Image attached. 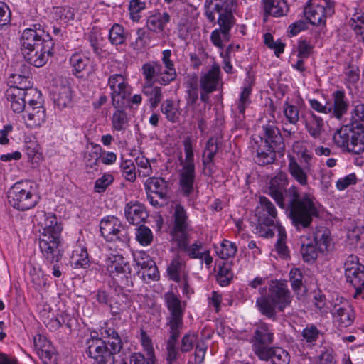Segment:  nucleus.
I'll use <instances>...</instances> for the list:
<instances>
[{"instance_id": "3", "label": "nucleus", "mask_w": 364, "mask_h": 364, "mask_svg": "<svg viewBox=\"0 0 364 364\" xmlns=\"http://www.w3.org/2000/svg\"><path fill=\"white\" fill-rule=\"evenodd\" d=\"M191 230L186 210L181 204H177L174 208L173 223L170 230L171 240L176 242L178 247L187 253L191 258L203 259V252H200L201 242H195L189 245Z\"/></svg>"}, {"instance_id": "45", "label": "nucleus", "mask_w": 364, "mask_h": 364, "mask_svg": "<svg viewBox=\"0 0 364 364\" xmlns=\"http://www.w3.org/2000/svg\"><path fill=\"white\" fill-rule=\"evenodd\" d=\"M347 125L364 129V104L359 103L354 106L351 112L350 122Z\"/></svg>"}, {"instance_id": "20", "label": "nucleus", "mask_w": 364, "mask_h": 364, "mask_svg": "<svg viewBox=\"0 0 364 364\" xmlns=\"http://www.w3.org/2000/svg\"><path fill=\"white\" fill-rule=\"evenodd\" d=\"M264 131V139L260 138V143L269 146L272 149H276L278 153H283L285 145L279 129L274 124L269 122L262 127Z\"/></svg>"}, {"instance_id": "29", "label": "nucleus", "mask_w": 364, "mask_h": 364, "mask_svg": "<svg viewBox=\"0 0 364 364\" xmlns=\"http://www.w3.org/2000/svg\"><path fill=\"white\" fill-rule=\"evenodd\" d=\"M334 322L341 327L350 326L355 318V313L350 305L340 306L333 314Z\"/></svg>"}, {"instance_id": "5", "label": "nucleus", "mask_w": 364, "mask_h": 364, "mask_svg": "<svg viewBox=\"0 0 364 364\" xmlns=\"http://www.w3.org/2000/svg\"><path fill=\"white\" fill-rule=\"evenodd\" d=\"M164 299L165 306L168 311L167 326L169 328V340L168 341H176L183 326V315L186 302L181 301L173 291L164 294Z\"/></svg>"}, {"instance_id": "32", "label": "nucleus", "mask_w": 364, "mask_h": 364, "mask_svg": "<svg viewBox=\"0 0 364 364\" xmlns=\"http://www.w3.org/2000/svg\"><path fill=\"white\" fill-rule=\"evenodd\" d=\"M333 104L332 111L330 112L333 117L340 119L346 114L348 109V102L346 100L345 93L341 90H337L333 94Z\"/></svg>"}, {"instance_id": "44", "label": "nucleus", "mask_w": 364, "mask_h": 364, "mask_svg": "<svg viewBox=\"0 0 364 364\" xmlns=\"http://www.w3.org/2000/svg\"><path fill=\"white\" fill-rule=\"evenodd\" d=\"M311 142L308 141H296L294 144V150L299 155L306 164H309L313 159Z\"/></svg>"}, {"instance_id": "12", "label": "nucleus", "mask_w": 364, "mask_h": 364, "mask_svg": "<svg viewBox=\"0 0 364 364\" xmlns=\"http://www.w3.org/2000/svg\"><path fill=\"white\" fill-rule=\"evenodd\" d=\"M335 4L331 0H309L304 9L306 18L313 25H325L326 18L335 11Z\"/></svg>"}, {"instance_id": "27", "label": "nucleus", "mask_w": 364, "mask_h": 364, "mask_svg": "<svg viewBox=\"0 0 364 364\" xmlns=\"http://www.w3.org/2000/svg\"><path fill=\"white\" fill-rule=\"evenodd\" d=\"M167 273L170 279L177 283H180L184 274H188L186 272V262L178 254L171 259L167 267Z\"/></svg>"}, {"instance_id": "30", "label": "nucleus", "mask_w": 364, "mask_h": 364, "mask_svg": "<svg viewBox=\"0 0 364 364\" xmlns=\"http://www.w3.org/2000/svg\"><path fill=\"white\" fill-rule=\"evenodd\" d=\"M313 232L318 251L321 252L328 251L332 247L330 231L324 227H319Z\"/></svg>"}, {"instance_id": "35", "label": "nucleus", "mask_w": 364, "mask_h": 364, "mask_svg": "<svg viewBox=\"0 0 364 364\" xmlns=\"http://www.w3.org/2000/svg\"><path fill=\"white\" fill-rule=\"evenodd\" d=\"M219 74L220 68L213 65L200 79L202 90H207L208 92H213L216 89L219 80Z\"/></svg>"}, {"instance_id": "9", "label": "nucleus", "mask_w": 364, "mask_h": 364, "mask_svg": "<svg viewBox=\"0 0 364 364\" xmlns=\"http://www.w3.org/2000/svg\"><path fill=\"white\" fill-rule=\"evenodd\" d=\"M100 229L101 235L107 242H114L120 248L128 245V230L116 217L107 216L103 218L100 221Z\"/></svg>"}, {"instance_id": "28", "label": "nucleus", "mask_w": 364, "mask_h": 364, "mask_svg": "<svg viewBox=\"0 0 364 364\" xmlns=\"http://www.w3.org/2000/svg\"><path fill=\"white\" fill-rule=\"evenodd\" d=\"M70 264L74 269H87L90 261L87 248L80 245L74 247L70 256Z\"/></svg>"}, {"instance_id": "49", "label": "nucleus", "mask_w": 364, "mask_h": 364, "mask_svg": "<svg viewBox=\"0 0 364 364\" xmlns=\"http://www.w3.org/2000/svg\"><path fill=\"white\" fill-rule=\"evenodd\" d=\"M70 62L76 73H81L90 64V59L82 54L75 53L70 57Z\"/></svg>"}, {"instance_id": "31", "label": "nucleus", "mask_w": 364, "mask_h": 364, "mask_svg": "<svg viewBox=\"0 0 364 364\" xmlns=\"http://www.w3.org/2000/svg\"><path fill=\"white\" fill-rule=\"evenodd\" d=\"M36 353L45 364H56L57 355L50 343H34Z\"/></svg>"}, {"instance_id": "19", "label": "nucleus", "mask_w": 364, "mask_h": 364, "mask_svg": "<svg viewBox=\"0 0 364 364\" xmlns=\"http://www.w3.org/2000/svg\"><path fill=\"white\" fill-rule=\"evenodd\" d=\"M53 40L48 33H46L43 29L34 26V28H26L22 33L20 42H21V50H25L27 49H33L36 48L37 44L43 45L44 41Z\"/></svg>"}, {"instance_id": "48", "label": "nucleus", "mask_w": 364, "mask_h": 364, "mask_svg": "<svg viewBox=\"0 0 364 364\" xmlns=\"http://www.w3.org/2000/svg\"><path fill=\"white\" fill-rule=\"evenodd\" d=\"M264 43L270 49L273 50L277 57L284 53L285 44L280 40L274 41L272 35L267 33L264 35Z\"/></svg>"}, {"instance_id": "15", "label": "nucleus", "mask_w": 364, "mask_h": 364, "mask_svg": "<svg viewBox=\"0 0 364 364\" xmlns=\"http://www.w3.org/2000/svg\"><path fill=\"white\" fill-rule=\"evenodd\" d=\"M29 96L41 98V92L36 88L29 87V85L24 87H11L6 92L11 109L16 113H21L25 109L26 97Z\"/></svg>"}, {"instance_id": "13", "label": "nucleus", "mask_w": 364, "mask_h": 364, "mask_svg": "<svg viewBox=\"0 0 364 364\" xmlns=\"http://www.w3.org/2000/svg\"><path fill=\"white\" fill-rule=\"evenodd\" d=\"M105 265L111 276L117 277L121 280L123 287L133 285L132 269L122 255L110 254L105 259Z\"/></svg>"}, {"instance_id": "6", "label": "nucleus", "mask_w": 364, "mask_h": 364, "mask_svg": "<svg viewBox=\"0 0 364 364\" xmlns=\"http://www.w3.org/2000/svg\"><path fill=\"white\" fill-rule=\"evenodd\" d=\"M257 220V229L261 236L272 237L274 230L281 226L278 223L277 210L272 202L265 196H260L255 209Z\"/></svg>"}, {"instance_id": "25", "label": "nucleus", "mask_w": 364, "mask_h": 364, "mask_svg": "<svg viewBox=\"0 0 364 364\" xmlns=\"http://www.w3.org/2000/svg\"><path fill=\"white\" fill-rule=\"evenodd\" d=\"M195 178V168L182 167L179 173V186L184 196L188 197L193 193Z\"/></svg>"}, {"instance_id": "26", "label": "nucleus", "mask_w": 364, "mask_h": 364, "mask_svg": "<svg viewBox=\"0 0 364 364\" xmlns=\"http://www.w3.org/2000/svg\"><path fill=\"white\" fill-rule=\"evenodd\" d=\"M255 144H257V147L252 146V149H255L256 151V155L254 157L255 163L259 166L272 164L276 158L275 153L277 152L276 149H272V147L265 146L262 143L257 144V141Z\"/></svg>"}, {"instance_id": "63", "label": "nucleus", "mask_w": 364, "mask_h": 364, "mask_svg": "<svg viewBox=\"0 0 364 364\" xmlns=\"http://www.w3.org/2000/svg\"><path fill=\"white\" fill-rule=\"evenodd\" d=\"M284 114L290 124H296L299 119V109L296 106L286 102L284 105Z\"/></svg>"}, {"instance_id": "38", "label": "nucleus", "mask_w": 364, "mask_h": 364, "mask_svg": "<svg viewBox=\"0 0 364 364\" xmlns=\"http://www.w3.org/2000/svg\"><path fill=\"white\" fill-rule=\"evenodd\" d=\"M143 348L146 352V358L141 353H135L130 358L129 364H154L155 357L152 343H142Z\"/></svg>"}, {"instance_id": "34", "label": "nucleus", "mask_w": 364, "mask_h": 364, "mask_svg": "<svg viewBox=\"0 0 364 364\" xmlns=\"http://www.w3.org/2000/svg\"><path fill=\"white\" fill-rule=\"evenodd\" d=\"M252 92V88L250 86H247L243 88L240 93V98L237 102V107L235 110L236 120L238 123H242L245 117V112L246 107L250 104V96Z\"/></svg>"}, {"instance_id": "40", "label": "nucleus", "mask_w": 364, "mask_h": 364, "mask_svg": "<svg viewBox=\"0 0 364 364\" xmlns=\"http://www.w3.org/2000/svg\"><path fill=\"white\" fill-rule=\"evenodd\" d=\"M305 127L313 138H319L323 129V119L314 114H312L306 119Z\"/></svg>"}, {"instance_id": "7", "label": "nucleus", "mask_w": 364, "mask_h": 364, "mask_svg": "<svg viewBox=\"0 0 364 364\" xmlns=\"http://www.w3.org/2000/svg\"><path fill=\"white\" fill-rule=\"evenodd\" d=\"M335 144L343 151L352 154L364 151V129L344 125L337 129L333 136Z\"/></svg>"}, {"instance_id": "59", "label": "nucleus", "mask_w": 364, "mask_h": 364, "mask_svg": "<svg viewBox=\"0 0 364 364\" xmlns=\"http://www.w3.org/2000/svg\"><path fill=\"white\" fill-rule=\"evenodd\" d=\"M176 77V70H168L161 65L160 71L158 73L156 81L161 85H168Z\"/></svg>"}, {"instance_id": "43", "label": "nucleus", "mask_w": 364, "mask_h": 364, "mask_svg": "<svg viewBox=\"0 0 364 364\" xmlns=\"http://www.w3.org/2000/svg\"><path fill=\"white\" fill-rule=\"evenodd\" d=\"M161 111L166 119L172 123L177 122L180 117V111L174 105L173 100L167 99L161 105Z\"/></svg>"}, {"instance_id": "8", "label": "nucleus", "mask_w": 364, "mask_h": 364, "mask_svg": "<svg viewBox=\"0 0 364 364\" xmlns=\"http://www.w3.org/2000/svg\"><path fill=\"white\" fill-rule=\"evenodd\" d=\"M9 204L15 209L25 211L33 208L37 202V196L33 193L28 182L16 183L8 191Z\"/></svg>"}, {"instance_id": "56", "label": "nucleus", "mask_w": 364, "mask_h": 364, "mask_svg": "<svg viewBox=\"0 0 364 364\" xmlns=\"http://www.w3.org/2000/svg\"><path fill=\"white\" fill-rule=\"evenodd\" d=\"M137 241L144 246L150 245L153 240L151 230L145 225H140L136 234Z\"/></svg>"}, {"instance_id": "53", "label": "nucleus", "mask_w": 364, "mask_h": 364, "mask_svg": "<svg viewBox=\"0 0 364 364\" xmlns=\"http://www.w3.org/2000/svg\"><path fill=\"white\" fill-rule=\"evenodd\" d=\"M146 9V3L141 0H131L129 4L130 18L138 22L141 18L140 12Z\"/></svg>"}, {"instance_id": "1", "label": "nucleus", "mask_w": 364, "mask_h": 364, "mask_svg": "<svg viewBox=\"0 0 364 364\" xmlns=\"http://www.w3.org/2000/svg\"><path fill=\"white\" fill-rule=\"evenodd\" d=\"M287 175L283 172L278 173L269 182L268 194L279 208L289 212L292 224L297 230L308 228L313 218L318 216L313 198L309 194L301 196L296 186L287 189Z\"/></svg>"}, {"instance_id": "22", "label": "nucleus", "mask_w": 364, "mask_h": 364, "mask_svg": "<svg viewBox=\"0 0 364 364\" xmlns=\"http://www.w3.org/2000/svg\"><path fill=\"white\" fill-rule=\"evenodd\" d=\"M171 17L167 11L157 12L151 15L146 21L147 29L155 33H163Z\"/></svg>"}, {"instance_id": "62", "label": "nucleus", "mask_w": 364, "mask_h": 364, "mask_svg": "<svg viewBox=\"0 0 364 364\" xmlns=\"http://www.w3.org/2000/svg\"><path fill=\"white\" fill-rule=\"evenodd\" d=\"M303 275L301 270L299 268H294L289 272V279L291 286L294 291L300 290L303 285L302 282Z\"/></svg>"}, {"instance_id": "33", "label": "nucleus", "mask_w": 364, "mask_h": 364, "mask_svg": "<svg viewBox=\"0 0 364 364\" xmlns=\"http://www.w3.org/2000/svg\"><path fill=\"white\" fill-rule=\"evenodd\" d=\"M266 14L274 17L284 16L288 11V6L284 0H262Z\"/></svg>"}, {"instance_id": "21", "label": "nucleus", "mask_w": 364, "mask_h": 364, "mask_svg": "<svg viewBox=\"0 0 364 364\" xmlns=\"http://www.w3.org/2000/svg\"><path fill=\"white\" fill-rule=\"evenodd\" d=\"M46 109L41 104L35 107H27L26 114L23 115L26 127L31 129L41 127L46 121Z\"/></svg>"}, {"instance_id": "46", "label": "nucleus", "mask_w": 364, "mask_h": 364, "mask_svg": "<svg viewBox=\"0 0 364 364\" xmlns=\"http://www.w3.org/2000/svg\"><path fill=\"white\" fill-rule=\"evenodd\" d=\"M185 160L182 161V167L195 168L194 154L193 150L192 140L190 136L184 139L183 141Z\"/></svg>"}, {"instance_id": "61", "label": "nucleus", "mask_w": 364, "mask_h": 364, "mask_svg": "<svg viewBox=\"0 0 364 364\" xmlns=\"http://www.w3.org/2000/svg\"><path fill=\"white\" fill-rule=\"evenodd\" d=\"M109 38L112 44H122L124 41L123 27L119 24H114L109 30Z\"/></svg>"}, {"instance_id": "58", "label": "nucleus", "mask_w": 364, "mask_h": 364, "mask_svg": "<svg viewBox=\"0 0 364 364\" xmlns=\"http://www.w3.org/2000/svg\"><path fill=\"white\" fill-rule=\"evenodd\" d=\"M275 230L278 232V240L276 243V250L280 255L286 257L288 255V249L285 243L287 239L285 230L282 226H278Z\"/></svg>"}, {"instance_id": "60", "label": "nucleus", "mask_w": 364, "mask_h": 364, "mask_svg": "<svg viewBox=\"0 0 364 364\" xmlns=\"http://www.w3.org/2000/svg\"><path fill=\"white\" fill-rule=\"evenodd\" d=\"M120 168L126 180L131 182H134L136 180L135 166L131 160L123 161Z\"/></svg>"}, {"instance_id": "11", "label": "nucleus", "mask_w": 364, "mask_h": 364, "mask_svg": "<svg viewBox=\"0 0 364 364\" xmlns=\"http://www.w3.org/2000/svg\"><path fill=\"white\" fill-rule=\"evenodd\" d=\"M223 4H216L214 11L219 14L218 23L220 28L213 31L210 40L213 44L219 48H223V41H228L230 38V31L235 24V18L230 10L228 8L223 12Z\"/></svg>"}, {"instance_id": "17", "label": "nucleus", "mask_w": 364, "mask_h": 364, "mask_svg": "<svg viewBox=\"0 0 364 364\" xmlns=\"http://www.w3.org/2000/svg\"><path fill=\"white\" fill-rule=\"evenodd\" d=\"M122 343H93L88 353L97 364H113V355L119 352Z\"/></svg>"}, {"instance_id": "47", "label": "nucleus", "mask_w": 364, "mask_h": 364, "mask_svg": "<svg viewBox=\"0 0 364 364\" xmlns=\"http://www.w3.org/2000/svg\"><path fill=\"white\" fill-rule=\"evenodd\" d=\"M275 348L269 346L267 343H254L253 350L260 360L271 359Z\"/></svg>"}, {"instance_id": "41", "label": "nucleus", "mask_w": 364, "mask_h": 364, "mask_svg": "<svg viewBox=\"0 0 364 364\" xmlns=\"http://www.w3.org/2000/svg\"><path fill=\"white\" fill-rule=\"evenodd\" d=\"M288 171L290 175L301 186L308 184V177L304 169L296 162L294 157H291L289 164Z\"/></svg>"}, {"instance_id": "57", "label": "nucleus", "mask_w": 364, "mask_h": 364, "mask_svg": "<svg viewBox=\"0 0 364 364\" xmlns=\"http://www.w3.org/2000/svg\"><path fill=\"white\" fill-rule=\"evenodd\" d=\"M144 93L149 95L151 107L156 108L162 99L161 89L159 87H148L144 89Z\"/></svg>"}, {"instance_id": "23", "label": "nucleus", "mask_w": 364, "mask_h": 364, "mask_svg": "<svg viewBox=\"0 0 364 364\" xmlns=\"http://www.w3.org/2000/svg\"><path fill=\"white\" fill-rule=\"evenodd\" d=\"M124 214L130 224L139 225L147 218L148 213L144 205L139 203H128L124 208Z\"/></svg>"}, {"instance_id": "37", "label": "nucleus", "mask_w": 364, "mask_h": 364, "mask_svg": "<svg viewBox=\"0 0 364 364\" xmlns=\"http://www.w3.org/2000/svg\"><path fill=\"white\" fill-rule=\"evenodd\" d=\"M347 239L353 247H363L364 225L363 224H352L347 232Z\"/></svg>"}, {"instance_id": "24", "label": "nucleus", "mask_w": 364, "mask_h": 364, "mask_svg": "<svg viewBox=\"0 0 364 364\" xmlns=\"http://www.w3.org/2000/svg\"><path fill=\"white\" fill-rule=\"evenodd\" d=\"M55 106L60 110L69 107L72 104V90L69 85H62L55 87L53 93Z\"/></svg>"}, {"instance_id": "18", "label": "nucleus", "mask_w": 364, "mask_h": 364, "mask_svg": "<svg viewBox=\"0 0 364 364\" xmlns=\"http://www.w3.org/2000/svg\"><path fill=\"white\" fill-rule=\"evenodd\" d=\"M54 43L53 40L44 41L43 45L37 44L33 49H27L21 51L25 60L35 67L40 68L44 65L49 56L53 54Z\"/></svg>"}, {"instance_id": "39", "label": "nucleus", "mask_w": 364, "mask_h": 364, "mask_svg": "<svg viewBox=\"0 0 364 364\" xmlns=\"http://www.w3.org/2000/svg\"><path fill=\"white\" fill-rule=\"evenodd\" d=\"M92 149L87 151L85 154V165L88 172L92 173L98 170V161L100 159V152L101 146L96 144H91Z\"/></svg>"}, {"instance_id": "52", "label": "nucleus", "mask_w": 364, "mask_h": 364, "mask_svg": "<svg viewBox=\"0 0 364 364\" xmlns=\"http://www.w3.org/2000/svg\"><path fill=\"white\" fill-rule=\"evenodd\" d=\"M53 14L56 20H60L63 23H68L73 20L75 16L73 9L68 6L54 8Z\"/></svg>"}, {"instance_id": "42", "label": "nucleus", "mask_w": 364, "mask_h": 364, "mask_svg": "<svg viewBox=\"0 0 364 364\" xmlns=\"http://www.w3.org/2000/svg\"><path fill=\"white\" fill-rule=\"evenodd\" d=\"M123 108H116L112 117V125L114 130L124 132L129 127V118Z\"/></svg>"}, {"instance_id": "16", "label": "nucleus", "mask_w": 364, "mask_h": 364, "mask_svg": "<svg viewBox=\"0 0 364 364\" xmlns=\"http://www.w3.org/2000/svg\"><path fill=\"white\" fill-rule=\"evenodd\" d=\"M147 199L155 208L161 207L168 199L167 182L162 178H149L145 182Z\"/></svg>"}, {"instance_id": "51", "label": "nucleus", "mask_w": 364, "mask_h": 364, "mask_svg": "<svg viewBox=\"0 0 364 364\" xmlns=\"http://www.w3.org/2000/svg\"><path fill=\"white\" fill-rule=\"evenodd\" d=\"M233 277V274L231 271L230 265L228 263H224L218 270L217 274V281L220 286L225 287L228 285Z\"/></svg>"}, {"instance_id": "14", "label": "nucleus", "mask_w": 364, "mask_h": 364, "mask_svg": "<svg viewBox=\"0 0 364 364\" xmlns=\"http://www.w3.org/2000/svg\"><path fill=\"white\" fill-rule=\"evenodd\" d=\"M111 90L112 103L114 108H124L126 100L131 95V89L122 75L114 74L108 79Z\"/></svg>"}, {"instance_id": "10", "label": "nucleus", "mask_w": 364, "mask_h": 364, "mask_svg": "<svg viewBox=\"0 0 364 364\" xmlns=\"http://www.w3.org/2000/svg\"><path fill=\"white\" fill-rule=\"evenodd\" d=\"M345 276L347 282L355 289L354 299H364V265L359 262L356 255H348L344 262Z\"/></svg>"}, {"instance_id": "50", "label": "nucleus", "mask_w": 364, "mask_h": 364, "mask_svg": "<svg viewBox=\"0 0 364 364\" xmlns=\"http://www.w3.org/2000/svg\"><path fill=\"white\" fill-rule=\"evenodd\" d=\"M142 72L147 82H151L156 77L161 69V64L157 62L146 63L142 65Z\"/></svg>"}, {"instance_id": "36", "label": "nucleus", "mask_w": 364, "mask_h": 364, "mask_svg": "<svg viewBox=\"0 0 364 364\" xmlns=\"http://www.w3.org/2000/svg\"><path fill=\"white\" fill-rule=\"evenodd\" d=\"M218 149V139L213 136L209 138L202 154V162L205 167L214 165V158Z\"/></svg>"}, {"instance_id": "54", "label": "nucleus", "mask_w": 364, "mask_h": 364, "mask_svg": "<svg viewBox=\"0 0 364 364\" xmlns=\"http://www.w3.org/2000/svg\"><path fill=\"white\" fill-rule=\"evenodd\" d=\"M220 247V250H217V253L223 259L234 257L237 252V247L235 243L226 240L222 242Z\"/></svg>"}, {"instance_id": "2", "label": "nucleus", "mask_w": 364, "mask_h": 364, "mask_svg": "<svg viewBox=\"0 0 364 364\" xmlns=\"http://www.w3.org/2000/svg\"><path fill=\"white\" fill-rule=\"evenodd\" d=\"M39 229L38 245L45 259L50 263L62 257L60 247L62 224L53 213L39 211L36 215Z\"/></svg>"}, {"instance_id": "64", "label": "nucleus", "mask_w": 364, "mask_h": 364, "mask_svg": "<svg viewBox=\"0 0 364 364\" xmlns=\"http://www.w3.org/2000/svg\"><path fill=\"white\" fill-rule=\"evenodd\" d=\"M271 360L273 364H289L288 353L281 348H275Z\"/></svg>"}, {"instance_id": "55", "label": "nucleus", "mask_w": 364, "mask_h": 364, "mask_svg": "<svg viewBox=\"0 0 364 364\" xmlns=\"http://www.w3.org/2000/svg\"><path fill=\"white\" fill-rule=\"evenodd\" d=\"M350 25L354 30L358 41L364 43V14L352 18L350 21Z\"/></svg>"}, {"instance_id": "4", "label": "nucleus", "mask_w": 364, "mask_h": 364, "mask_svg": "<svg viewBox=\"0 0 364 364\" xmlns=\"http://www.w3.org/2000/svg\"><path fill=\"white\" fill-rule=\"evenodd\" d=\"M292 299L287 285L276 281L269 286L268 295H262L257 299L256 305L262 314L271 318L275 317L277 309L282 312L289 306Z\"/></svg>"}]
</instances>
